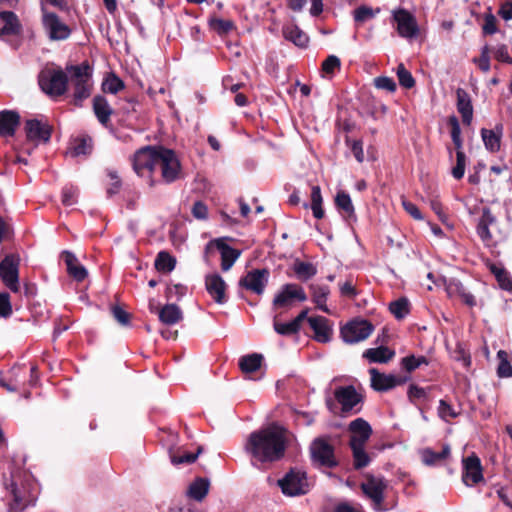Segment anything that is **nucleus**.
Masks as SVG:
<instances>
[{"instance_id":"412c9836","label":"nucleus","mask_w":512,"mask_h":512,"mask_svg":"<svg viewBox=\"0 0 512 512\" xmlns=\"http://www.w3.org/2000/svg\"><path fill=\"white\" fill-rule=\"evenodd\" d=\"M205 287L208 294L213 298V300L216 303L224 304L227 302V284L219 274L215 273L206 275Z\"/></svg>"},{"instance_id":"de8ad7c7","label":"nucleus","mask_w":512,"mask_h":512,"mask_svg":"<svg viewBox=\"0 0 512 512\" xmlns=\"http://www.w3.org/2000/svg\"><path fill=\"white\" fill-rule=\"evenodd\" d=\"M323 198L321 194V188L318 185H314L311 188V210L313 216L316 219H322L325 215L324 209L322 207Z\"/></svg>"},{"instance_id":"37998d69","label":"nucleus","mask_w":512,"mask_h":512,"mask_svg":"<svg viewBox=\"0 0 512 512\" xmlns=\"http://www.w3.org/2000/svg\"><path fill=\"white\" fill-rule=\"evenodd\" d=\"M211 30L215 31L219 36H224L236 29V25L232 20L221 19L216 16H211L208 20Z\"/></svg>"},{"instance_id":"c756f323","label":"nucleus","mask_w":512,"mask_h":512,"mask_svg":"<svg viewBox=\"0 0 512 512\" xmlns=\"http://www.w3.org/2000/svg\"><path fill=\"white\" fill-rule=\"evenodd\" d=\"M334 203L335 207L346 221L356 220L354 205L350 195L346 191H338Z\"/></svg>"},{"instance_id":"f257e3e1","label":"nucleus","mask_w":512,"mask_h":512,"mask_svg":"<svg viewBox=\"0 0 512 512\" xmlns=\"http://www.w3.org/2000/svg\"><path fill=\"white\" fill-rule=\"evenodd\" d=\"M288 434L285 427L272 423L250 433L245 450L260 463L278 462L285 456Z\"/></svg>"},{"instance_id":"5701e85b","label":"nucleus","mask_w":512,"mask_h":512,"mask_svg":"<svg viewBox=\"0 0 512 512\" xmlns=\"http://www.w3.org/2000/svg\"><path fill=\"white\" fill-rule=\"evenodd\" d=\"M308 323L314 332V339L319 343H328L332 339L333 328L331 321L323 316L308 318Z\"/></svg>"},{"instance_id":"9b49d317","label":"nucleus","mask_w":512,"mask_h":512,"mask_svg":"<svg viewBox=\"0 0 512 512\" xmlns=\"http://www.w3.org/2000/svg\"><path fill=\"white\" fill-rule=\"evenodd\" d=\"M305 302L307 295L302 286L295 283L284 284L281 290L273 299L272 305L274 309L289 308L293 301Z\"/></svg>"},{"instance_id":"ddd939ff","label":"nucleus","mask_w":512,"mask_h":512,"mask_svg":"<svg viewBox=\"0 0 512 512\" xmlns=\"http://www.w3.org/2000/svg\"><path fill=\"white\" fill-rule=\"evenodd\" d=\"M393 20L397 24V32L403 38H414L419 33L415 17L406 9L399 8L393 11Z\"/></svg>"},{"instance_id":"4d7b16f0","label":"nucleus","mask_w":512,"mask_h":512,"mask_svg":"<svg viewBox=\"0 0 512 512\" xmlns=\"http://www.w3.org/2000/svg\"><path fill=\"white\" fill-rule=\"evenodd\" d=\"M397 77L402 87L411 89L415 86V79L402 63L397 66Z\"/></svg>"},{"instance_id":"dca6fc26","label":"nucleus","mask_w":512,"mask_h":512,"mask_svg":"<svg viewBox=\"0 0 512 512\" xmlns=\"http://www.w3.org/2000/svg\"><path fill=\"white\" fill-rule=\"evenodd\" d=\"M369 374L371 388L377 392H387L405 382V379L382 373L376 368H370Z\"/></svg>"},{"instance_id":"8fccbe9b","label":"nucleus","mask_w":512,"mask_h":512,"mask_svg":"<svg viewBox=\"0 0 512 512\" xmlns=\"http://www.w3.org/2000/svg\"><path fill=\"white\" fill-rule=\"evenodd\" d=\"M498 366L497 376L499 378H510L512 377V365L509 361V355L505 350H499L497 352Z\"/></svg>"},{"instance_id":"5fc2aeb1","label":"nucleus","mask_w":512,"mask_h":512,"mask_svg":"<svg viewBox=\"0 0 512 512\" xmlns=\"http://www.w3.org/2000/svg\"><path fill=\"white\" fill-rule=\"evenodd\" d=\"M460 415V411H456L454 407L445 399L439 401L438 416L448 422L449 419H455Z\"/></svg>"},{"instance_id":"c85d7f7f","label":"nucleus","mask_w":512,"mask_h":512,"mask_svg":"<svg viewBox=\"0 0 512 512\" xmlns=\"http://www.w3.org/2000/svg\"><path fill=\"white\" fill-rule=\"evenodd\" d=\"M20 124V115L16 111L2 110L0 112V137H11Z\"/></svg>"},{"instance_id":"72a5a7b5","label":"nucleus","mask_w":512,"mask_h":512,"mask_svg":"<svg viewBox=\"0 0 512 512\" xmlns=\"http://www.w3.org/2000/svg\"><path fill=\"white\" fill-rule=\"evenodd\" d=\"M20 28L18 17L14 12H0V37L17 34Z\"/></svg>"},{"instance_id":"39448f33","label":"nucleus","mask_w":512,"mask_h":512,"mask_svg":"<svg viewBox=\"0 0 512 512\" xmlns=\"http://www.w3.org/2000/svg\"><path fill=\"white\" fill-rule=\"evenodd\" d=\"M157 166L161 168V176L165 183H172L179 178L181 164L172 149L158 146Z\"/></svg>"},{"instance_id":"79ce46f5","label":"nucleus","mask_w":512,"mask_h":512,"mask_svg":"<svg viewBox=\"0 0 512 512\" xmlns=\"http://www.w3.org/2000/svg\"><path fill=\"white\" fill-rule=\"evenodd\" d=\"M489 271L495 276L499 286L506 291H512V279L506 269L495 263L488 264Z\"/></svg>"},{"instance_id":"a211bd4d","label":"nucleus","mask_w":512,"mask_h":512,"mask_svg":"<svg viewBox=\"0 0 512 512\" xmlns=\"http://www.w3.org/2000/svg\"><path fill=\"white\" fill-rule=\"evenodd\" d=\"M41 10L43 13L42 23L43 26L52 40H60L64 38V24L59 17L54 13L48 11L45 3L41 1Z\"/></svg>"},{"instance_id":"7c9ffc66","label":"nucleus","mask_w":512,"mask_h":512,"mask_svg":"<svg viewBox=\"0 0 512 512\" xmlns=\"http://www.w3.org/2000/svg\"><path fill=\"white\" fill-rule=\"evenodd\" d=\"M481 137L486 149L490 152H498L501 147V138L503 134V125L497 124L494 129L482 128Z\"/></svg>"},{"instance_id":"ea45409f","label":"nucleus","mask_w":512,"mask_h":512,"mask_svg":"<svg viewBox=\"0 0 512 512\" xmlns=\"http://www.w3.org/2000/svg\"><path fill=\"white\" fill-rule=\"evenodd\" d=\"M263 362V356L258 353L244 355L239 359V368L245 373H253L260 369Z\"/></svg>"},{"instance_id":"20e7f679","label":"nucleus","mask_w":512,"mask_h":512,"mask_svg":"<svg viewBox=\"0 0 512 512\" xmlns=\"http://www.w3.org/2000/svg\"><path fill=\"white\" fill-rule=\"evenodd\" d=\"M311 459L319 467L335 468L339 465L335 456V449L326 438H315L310 446Z\"/></svg>"},{"instance_id":"13d9d810","label":"nucleus","mask_w":512,"mask_h":512,"mask_svg":"<svg viewBox=\"0 0 512 512\" xmlns=\"http://www.w3.org/2000/svg\"><path fill=\"white\" fill-rule=\"evenodd\" d=\"M341 68V61L335 55H329L321 65V70L325 74L334 75L337 70Z\"/></svg>"},{"instance_id":"f704fd0d","label":"nucleus","mask_w":512,"mask_h":512,"mask_svg":"<svg viewBox=\"0 0 512 512\" xmlns=\"http://www.w3.org/2000/svg\"><path fill=\"white\" fill-rule=\"evenodd\" d=\"M309 290L311 293L312 302L316 307L324 313L330 314V310L326 305L327 298L330 294V289L327 285L310 284Z\"/></svg>"},{"instance_id":"473e14b6","label":"nucleus","mask_w":512,"mask_h":512,"mask_svg":"<svg viewBox=\"0 0 512 512\" xmlns=\"http://www.w3.org/2000/svg\"><path fill=\"white\" fill-rule=\"evenodd\" d=\"M283 37L299 48H306L309 43L307 34L296 24H288L282 28Z\"/></svg>"},{"instance_id":"f3484780","label":"nucleus","mask_w":512,"mask_h":512,"mask_svg":"<svg viewBox=\"0 0 512 512\" xmlns=\"http://www.w3.org/2000/svg\"><path fill=\"white\" fill-rule=\"evenodd\" d=\"M496 228L497 220L495 216L492 214L490 208L484 207L477 225V234L486 245H490L493 242L495 238L493 230Z\"/></svg>"},{"instance_id":"f03ea898","label":"nucleus","mask_w":512,"mask_h":512,"mask_svg":"<svg viewBox=\"0 0 512 512\" xmlns=\"http://www.w3.org/2000/svg\"><path fill=\"white\" fill-rule=\"evenodd\" d=\"M93 67L88 61L78 65H66V98L75 108L83 107L93 91Z\"/></svg>"},{"instance_id":"bb28decb","label":"nucleus","mask_w":512,"mask_h":512,"mask_svg":"<svg viewBox=\"0 0 512 512\" xmlns=\"http://www.w3.org/2000/svg\"><path fill=\"white\" fill-rule=\"evenodd\" d=\"M92 109L98 122L107 128L111 123L110 118L114 113L108 100L103 95H95L92 100Z\"/></svg>"},{"instance_id":"680f3d73","label":"nucleus","mask_w":512,"mask_h":512,"mask_svg":"<svg viewBox=\"0 0 512 512\" xmlns=\"http://www.w3.org/2000/svg\"><path fill=\"white\" fill-rule=\"evenodd\" d=\"M490 53L491 47L486 44L482 47L479 58H475L473 60L483 72H488L490 70Z\"/></svg>"},{"instance_id":"1a4fd4ad","label":"nucleus","mask_w":512,"mask_h":512,"mask_svg":"<svg viewBox=\"0 0 512 512\" xmlns=\"http://www.w3.org/2000/svg\"><path fill=\"white\" fill-rule=\"evenodd\" d=\"M19 262V256L16 254H8L0 262V279L12 292L20 290Z\"/></svg>"},{"instance_id":"f8f14e48","label":"nucleus","mask_w":512,"mask_h":512,"mask_svg":"<svg viewBox=\"0 0 512 512\" xmlns=\"http://www.w3.org/2000/svg\"><path fill=\"white\" fill-rule=\"evenodd\" d=\"M270 272L268 269H253L239 280V286L257 295L264 293L268 284Z\"/></svg>"},{"instance_id":"4c0bfd02","label":"nucleus","mask_w":512,"mask_h":512,"mask_svg":"<svg viewBox=\"0 0 512 512\" xmlns=\"http://www.w3.org/2000/svg\"><path fill=\"white\" fill-rule=\"evenodd\" d=\"M210 482L207 478L197 477L190 485L187 491L188 496L201 502L208 494Z\"/></svg>"},{"instance_id":"6e6d98bb","label":"nucleus","mask_w":512,"mask_h":512,"mask_svg":"<svg viewBox=\"0 0 512 512\" xmlns=\"http://www.w3.org/2000/svg\"><path fill=\"white\" fill-rule=\"evenodd\" d=\"M273 328L275 332L282 336H291L299 332V329L296 327L293 321L288 323H281L278 321V316H275L273 319Z\"/></svg>"},{"instance_id":"a19ab883","label":"nucleus","mask_w":512,"mask_h":512,"mask_svg":"<svg viewBox=\"0 0 512 512\" xmlns=\"http://www.w3.org/2000/svg\"><path fill=\"white\" fill-rule=\"evenodd\" d=\"M365 446L366 445L349 444L353 456V466L356 470L367 467L371 461L369 454L365 451Z\"/></svg>"},{"instance_id":"3c124183","label":"nucleus","mask_w":512,"mask_h":512,"mask_svg":"<svg viewBox=\"0 0 512 512\" xmlns=\"http://www.w3.org/2000/svg\"><path fill=\"white\" fill-rule=\"evenodd\" d=\"M448 290L450 293H456L467 306L474 307L476 305L475 297L466 290L461 282L450 283Z\"/></svg>"},{"instance_id":"69168bd1","label":"nucleus","mask_w":512,"mask_h":512,"mask_svg":"<svg viewBox=\"0 0 512 512\" xmlns=\"http://www.w3.org/2000/svg\"><path fill=\"white\" fill-rule=\"evenodd\" d=\"M376 88L394 92L397 88L395 81L391 77L380 76L374 79Z\"/></svg>"},{"instance_id":"393cba45","label":"nucleus","mask_w":512,"mask_h":512,"mask_svg":"<svg viewBox=\"0 0 512 512\" xmlns=\"http://www.w3.org/2000/svg\"><path fill=\"white\" fill-rule=\"evenodd\" d=\"M51 127L37 119L27 120L25 123L26 136L31 141L46 143L51 137Z\"/></svg>"},{"instance_id":"603ef678","label":"nucleus","mask_w":512,"mask_h":512,"mask_svg":"<svg viewBox=\"0 0 512 512\" xmlns=\"http://www.w3.org/2000/svg\"><path fill=\"white\" fill-rule=\"evenodd\" d=\"M379 12H380L379 8H377L376 10H373L369 6L361 5L353 11V18L357 24H362L365 21L374 18L376 16V14Z\"/></svg>"},{"instance_id":"4468645a","label":"nucleus","mask_w":512,"mask_h":512,"mask_svg":"<svg viewBox=\"0 0 512 512\" xmlns=\"http://www.w3.org/2000/svg\"><path fill=\"white\" fill-rule=\"evenodd\" d=\"M462 481L466 486H474L482 481L483 469L480 458L476 454H472L463 458Z\"/></svg>"},{"instance_id":"c03bdc74","label":"nucleus","mask_w":512,"mask_h":512,"mask_svg":"<svg viewBox=\"0 0 512 512\" xmlns=\"http://www.w3.org/2000/svg\"><path fill=\"white\" fill-rule=\"evenodd\" d=\"M125 88V83L114 72H110L103 79L101 90L103 93L116 94Z\"/></svg>"},{"instance_id":"0eeeda50","label":"nucleus","mask_w":512,"mask_h":512,"mask_svg":"<svg viewBox=\"0 0 512 512\" xmlns=\"http://www.w3.org/2000/svg\"><path fill=\"white\" fill-rule=\"evenodd\" d=\"M217 249L221 254V269L228 271L232 268L236 260L240 257L241 251L235 249L225 242V238H216L209 241L204 249L205 261H208L210 254L213 250Z\"/></svg>"},{"instance_id":"9d476101","label":"nucleus","mask_w":512,"mask_h":512,"mask_svg":"<svg viewBox=\"0 0 512 512\" xmlns=\"http://www.w3.org/2000/svg\"><path fill=\"white\" fill-rule=\"evenodd\" d=\"M278 484L285 495L297 496L308 492L306 473L291 469Z\"/></svg>"},{"instance_id":"aec40b11","label":"nucleus","mask_w":512,"mask_h":512,"mask_svg":"<svg viewBox=\"0 0 512 512\" xmlns=\"http://www.w3.org/2000/svg\"><path fill=\"white\" fill-rule=\"evenodd\" d=\"M351 433L349 444L366 445L373 431L371 425L363 418H356L349 423Z\"/></svg>"},{"instance_id":"58836bf2","label":"nucleus","mask_w":512,"mask_h":512,"mask_svg":"<svg viewBox=\"0 0 512 512\" xmlns=\"http://www.w3.org/2000/svg\"><path fill=\"white\" fill-rule=\"evenodd\" d=\"M292 269L296 277L302 282L308 281L317 274V268L314 264L299 259L294 261Z\"/></svg>"},{"instance_id":"774afa93","label":"nucleus","mask_w":512,"mask_h":512,"mask_svg":"<svg viewBox=\"0 0 512 512\" xmlns=\"http://www.w3.org/2000/svg\"><path fill=\"white\" fill-rule=\"evenodd\" d=\"M12 314L10 296L6 292L0 293V316L8 318Z\"/></svg>"},{"instance_id":"6ab92c4d","label":"nucleus","mask_w":512,"mask_h":512,"mask_svg":"<svg viewBox=\"0 0 512 512\" xmlns=\"http://www.w3.org/2000/svg\"><path fill=\"white\" fill-rule=\"evenodd\" d=\"M334 397L341 405L343 413L350 412L357 404L362 401V397L357 393L352 385L340 386L335 389Z\"/></svg>"},{"instance_id":"b1692460","label":"nucleus","mask_w":512,"mask_h":512,"mask_svg":"<svg viewBox=\"0 0 512 512\" xmlns=\"http://www.w3.org/2000/svg\"><path fill=\"white\" fill-rule=\"evenodd\" d=\"M25 374L22 367L14 366L6 374L0 373V386L9 392L19 391L24 386Z\"/></svg>"},{"instance_id":"7ed1b4c3","label":"nucleus","mask_w":512,"mask_h":512,"mask_svg":"<svg viewBox=\"0 0 512 512\" xmlns=\"http://www.w3.org/2000/svg\"><path fill=\"white\" fill-rule=\"evenodd\" d=\"M41 90L51 96L57 97L64 94V70L54 65H47L38 76Z\"/></svg>"},{"instance_id":"4be33fe9","label":"nucleus","mask_w":512,"mask_h":512,"mask_svg":"<svg viewBox=\"0 0 512 512\" xmlns=\"http://www.w3.org/2000/svg\"><path fill=\"white\" fill-rule=\"evenodd\" d=\"M66 276L76 283H83L89 276L88 269L72 252L66 250Z\"/></svg>"},{"instance_id":"864d4df0","label":"nucleus","mask_w":512,"mask_h":512,"mask_svg":"<svg viewBox=\"0 0 512 512\" xmlns=\"http://www.w3.org/2000/svg\"><path fill=\"white\" fill-rule=\"evenodd\" d=\"M402 367L409 373L413 372L417 368H419L421 365H428L429 360L425 356H414L409 355L404 358H402L401 361Z\"/></svg>"},{"instance_id":"2eb2a0df","label":"nucleus","mask_w":512,"mask_h":512,"mask_svg":"<svg viewBox=\"0 0 512 512\" xmlns=\"http://www.w3.org/2000/svg\"><path fill=\"white\" fill-rule=\"evenodd\" d=\"M365 478V482L361 483V490L375 506H381L384 501L387 482L383 477H375L371 474L366 475Z\"/></svg>"},{"instance_id":"052dcab7","label":"nucleus","mask_w":512,"mask_h":512,"mask_svg":"<svg viewBox=\"0 0 512 512\" xmlns=\"http://www.w3.org/2000/svg\"><path fill=\"white\" fill-rule=\"evenodd\" d=\"M107 176L110 179V183L106 189V193L108 197H112L113 195L119 193L122 187V181L118 176L117 172L114 170H108Z\"/></svg>"},{"instance_id":"2f4dec72","label":"nucleus","mask_w":512,"mask_h":512,"mask_svg":"<svg viewBox=\"0 0 512 512\" xmlns=\"http://www.w3.org/2000/svg\"><path fill=\"white\" fill-rule=\"evenodd\" d=\"M202 452V446H199L195 453L187 452L182 448H170L169 458L174 466L189 465L194 463Z\"/></svg>"},{"instance_id":"0e129e2a","label":"nucleus","mask_w":512,"mask_h":512,"mask_svg":"<svg viewBox=\"0 0 512 512\" xmlns=\"http://www.w3.org/2000/svg\"><path fill=\"white\" fill-rule=\"evenodd\" d=\"M491 52L497 61L506 64H512V57L509 55L507 45L499 44L493 48L491 47Z\"/></svg>"},{"instance_id":"a878e982","label":"nucleus","mask_w":512,"mask_h":512,"mask_svg":"<svg viewBox=\"0 0 512 512\" xmlns=\"http://www.w3.org/2000/svg\"><path fill=\"white\" fill-rule=\"evenodd\" d=\"M456 108L464 125L469 126L473 119V105L469 93L463 88L456 90Z\"/></svg>"},{"instance_id":"338daca9","label":"nucleus","mask_w":512,"mask_h":512,"mask_svg":"<svg viewBox=\"0 0 512 512\" xmlns=\"http://www.w3.org/2000/svg\"><path fill=\"white\" fill-rule=\"evenodd\" d=\"M408 399L411 403L415 404L417 400L427 397V392L424 388L419 387L416 384H411L407 392Z\"/></svg>"},{"instance_id":"49530a36","label":"nucleus","mask_w":512,"mask_h":512,"mask_svg":"<svg viewBox=\"0 0 512 512\" xmlns=\"http://www.w3.org/2000/svg\"><path fill=\"white\" fill-rule=\"evenodd\" d=\"M449 455H450V446L446 444L442 447V450L440 452H435L429 448L425 449L422 452V459L426 465L431 466V465H435V464L441 462L442 460L446 459Z\"/></svg>"},{"instance_id":"c9c22d12","label":"nucleus","mask_w":512,"mask_h":512,"mask_svg":"<svg viewBox=\"0 0 512 512\" xmlns=\"http://www.w3.org/2000/svg\"><path fill=\"white\" fill-rule=\"evenodd\" d=\"M157 313L159 320L166 325H174L183 318L182 311L176 304H166Z\"/></svg>"},{"instance_id":"423d86ee","label":"nucleus","mask_w":512,"mask_h":512,"mask_svg":"<svg viewBox=\"0 0 512 512\" xmlns=\"http://www.w3.org/2000/svg\"><path fill=\"white\" fill-rule=\"evenodd\" d=\"M373 331L374 326L370 321L355 318L341 327L340 335L345 343L354 344L367 339Z\"/></svg>"},{"instance_id":"6e6552de","label":"nucleus","mask_w":512,"mask_h":512,"mask_svg":"<svg viewBox=\"0 0 512 512\" xmlns=\"http://www.w3.org/2000/svg\"><path fill=\"white\" fill-rule=\"evenodd\" d=\"M158 146H145L137 150L133 157V169L137 175L151 176L157 166Z\"/></svg>"},{"instance_id":"09e8293b","label":"nucleus","mask_w":512,"mask_h":512,"mask_svg":"<svg viewBox=\"0 0 512 512\" xmlns=\"http://www.w3.org/2000/svg\"><path fill=\"white\" fill-rule=\"evenodd\" d=\"M389 311L397 320H402L410 313V302L406 297H401L389 304Z\"/></svg>"},{"instance_id":"e2e57ef3","label":"nucleus","mask_w":512,"mask_h":512,"mask_svg":"<svg viewBox=\"0 0 512 512\" xmlns=\"http://www.w3.org/2000/svg\"><path fill=\"white\" fill-rule=\"evenodd\" d=\"M467 157L465 153H456V165L452 168L451 174L456 180L463 178L465 174Z\"/></svg>"},{"instance_id":"a18cd8bd","label":"nucleus","mask_w":512,"mask_h":512,"mask_svg":"<svg viewBox=\"0 0 512 512\" xmlns=\"http://www.w3.org/2000/svg\"><path fill=\"white\" fill-rule=\"evenodd\" d=\"M154 266L159 272L169 273L176 266V258L167 251H160L156 256Z\"/></svg>"},{"instance_id":"cd10ccee","label":"nucleus","mask_w":512,"mask_h":512,"mask_svg":"<svg viewBox=\"0 0 512 512\" xmlns=\"http://www.w3.org/2000/svg\"><path fill=\"white\" fill-rule=\"evenodd\" d=\"M70 153L74 157L90 155L93 150V139L88 134L72 135L69 141Z\"/></svg>"},{"instance_id":"bf43d9fd","label":"nucleus","mask_w":512,"mask_h":512,"mask_svg":"<svg viewBox=\"0 0 512 512\" xmlns=\"http://www.w3.org/2000/svg\"><path fill=\"white\" fill-rule=\"evenodd\" d=\"M498 32V21L496 17L492 13H487L484 15V20L482 24V33L484 36L493 35Z\"/></svg>"},{"instance_id":"e433bc0d","label":"nucleus","mask_w":512,"mask_h":512,"mask_svg":"<svg viewBox=\"0 0 512 512\" xmlns=\"http://www.w3.org/2000/svg\"><path fill=\"white\" fill-rule=\"evenodd\" d=\"M394 355L395 352L386 346L369 348L363 353V357L368 359L371 363H387Z\"/></svg>"}]
</instances>
